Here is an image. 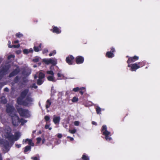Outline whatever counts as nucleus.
I'll list each match as a JSON object with an SVG mask.
<instances>
[{"mask_svg": "<svg viewBox=\"0 0 160 160\" xmlns=\"http://www.w3.org/2000/svg\"><path fill=\"white\" fill-rule=\"evenodd\" d=\"M28 92V89H26L21 92L16 100L18 105L29 107L33 104L34 99L30 95H27Z\"/></svg>", "mask_w": 160, "mask_h": 160, "instance_id": "1", "label": "nucleus"}, {"mask_svg": "<svg viewBox=\"0 0 160 160\" xmlns=\"http://www.w3.org/2000/svg\"><path fill=\"white\" fill-rule=\"evenodd\" d=\"M18 112L21 117L28 118L30 117V114L29 110L22 108H16Z\"/></svg>", "mask_w": 160, "mask_h": 160, "instance_id": "2", "label": "nucleus"}, {"mask_svg": "<svg viewBox=\"0 0 160 160\" xmlns=\"http://www.w3.org/2000/svg\"><path fill=\"white\" fill-rule=\"evenodd\" d=\"M102 134L105 136V138L107 141H110L112 139L111 137L109 136L110 135V132L107 130V127L106 125H103L101 129Z\"/></svg>", "mask_w": 160, "mask_h": 160, "instance_id": "3", "label": "nucleus"}, {"mask_svg": "<svg viewBox=\"0 0 160 160\" xmlns=\"http://www.w3.org/2000/svg\"><path fill=\"white\" fill-rule=\"evenodd\" d=\"M10 117L13 125L18 126L20 123V119L19 116L16 114L14 113Z\"/></svg>", "mask_w": 160, "mask_h": 160, "instance_id": "4", "label": "nucleus"}, {"mask_svg": "<svg viewBox=\"0 0 160 160\" xmlns=\"http://www.w3.org/2000/svg\"><path fill=\"white\" fill-rule=\"evenodd\" d=\"M15 108L13 106L7 104L6 106V111L9 115L10 116L13 114L12 113L14 112Z\"/></svg>", "mask_w": 160, "mask_h": 160, "instance_id": "5", "label": "nucleus"}, {"mask_svg": "<svg viewBox=\"0 0 160 160\" xmlns=\"http://www.w3.org/2000/svg\"><path fill=\"white\" fill-rule=\"evenodd\" d=\"M11 67L10 64H5L2 66L0 71L5 75L8 74L9 72V70Z\"/></svg>", "mask_w": 160, "mask_h": 160, "instance_id": "6", "label": "nucleus"}, {"mask_svg": "<svg viewBox=\"0 0 160 160\" xmlns=\"http://www.w3.org/2000/svg\"><path fill=\"white\" fill-rule=\"evenodd\" d=\"M74 57L72 55H70L66 58V61L69 65H72L74 64Z\"/></svg>", "mask_w": 160, "mask_h": 160, "instance_id": "7", "label": "nucleus"}, {"mask_svg": "<svg viewBox=\"0 0 160 160\" xmlns=\"http://www.w3.org/2000/svg\"><path fill=\"white\" fill-rule=\"evenodd\" d=\"M115 52V49L113 47H112L111 48V51H110L107 52L105 56L106 57L109 58H111L114 56V53Z\"/></svg>", "mask_w": 160, "mask_h": 160, "instance_id": "8", "label": "nucleus"}, {"mask_svg": "<svg viewBox=\"0 0 160 160\" xmlns=\"http://www.w3.org/2000/svg\"><path fill=\"white\" fill-rule=\"evenodd\" d=\"M128 67L131 68L130 70L131 71H136L137 69L140 68V67L138 66V64L136 63L131 64H128Z\"/></svg>", "mask_w": 160, "mask_h": 160, "instance_id": "9", "label": "nucleus"}, {"mask_svg": "<svg viewBox=\"0 0 160 160\" xmlns=\"http://www.w3.org/2000/svg\"><path fill=\"white\" fill-rule=\"evenodd\" d=\"M127 57L128 58V59L127 61V63L128 64H130L132 62H134L138 60L139 59L138 57L134 56L133 57H129L128 56H127Z\"/></svg>", "mask_w": 160, "mask_h": 160, "instance_id": "10", "label": "nucleus"}, {"mask_svg": "<svg viewBox=\"0 0 160 160\" xmlns=\"http://www.w3.org/2000/svg\"><path fill=\"white\" fill-rule=\"evenodd\" d=\"M20 71V69L18 66H17V68L11 72L9 75V78L12 77L18 74Z\"/></svg>", "mask_w": 160, "mask_h": 160, "instance_id": "11", "label": "nucleus"}, {"mask_svg": "<svg viewBox=\"0 0 160 160\" xmlns=\"http://www.w3.org/2000/svg\"><path fill=\"white\" fill-rule=\"evenodd\" d=\"M75 60L76 63L78 64H79L83 62L84 58L82 56H78L76 58Z\"/></svg>", "mask_w": 160, "mask_h": 160, "instance_id": "12", "label": "nucleus"}, {"mask_svg": "<svg viewBox=\"0 0 160 160\" xmlns=\"http://www.w3.org/2000/svg\"><path fill=\"white\" fill-rule=\"evenodd\" d=\"M52 27L53 28L50 30L53 33H55L57 34H59L61 33V30L58 27L54 26H53Z\"/></svg>", "mask_w": 160, "mask_h": 160, "instance_id": "13", "label": "nucleus"}, {"mask_svg": "<svg viewBox=\"0 0 160 160\" xmlns=\"http://www.w3.org/2000/svg\"><path fill=\"white\" fill-rule=\"evenodd\" d=\"M60 119V117L56 116L55 115H54L53 118V121L55 124H56L59 123Z\"/></svg>", "mask_w": 160, "mask_h": 160, "instance_id": "14", "label": "nucleus"}, {"mask_svg": "<svg viewBox=\"0 0 160 160\" xmlns=\"http://www.w3.org/2000/svg\"><path fill=\"white\" fill-rule=\"evenodd\" d=\"M42 45V43H40L39 46L38 47L34 46L33 47V49L34 51L36 52H38L40 51L41 50V46Z\"/></svg>", "mask_w": 160, "mask_h": 160, "instance_id": "15", "label": "nucleus"}, {"mask_svg": "<svg viewBox=\"0 0 160 160\" xmlns=\"http://www.w3.org/2000/svg\"><path fill=\"white\" fill-rule=\"evenodd\" d=\"M50 64L52 65V66H51L50 68V69L51 70L52 68H53V66L57 64V61L56 60L50 59Z\"/></svg>", "mask_w": 160, "mask_h": 160, "instance_id": "16", "label": "nucleus"}, {"mask_svg": "<svg viewBox=\"0 0 160 160\" xmlns=\"http://www.w3.org/2000/svg\"><path fill=\"white\" fill-rule=\"evenodd\" d=\"M20 133L19 132H15V136H14V141H16L18 140L20 138Z\"/></svg>", "mask_w": 160, "mask_h": 160, "instance_id": "17", "label": "nucleus"}, {"mask_svg": "<svg viewBox=\"0 0 160 160\" xmlns=\"http://www.w3.org/2000/svg\"><path fill=\"white\" fill-rule=\"evenodd\" d=\"M27 142H28V144L29 145L32 146H34V143L32 142V139L27 138L25 140V142L26 143Z\"/></svg>", "mask_w": 160, "mask_h": 160, "instance_id": "18", "label": "nucleus"}, {"mask_svg": "<svg viewBox=\"0 0 160 160\" xmlns=\"http://www.w3.org/2000/svg\"><path fill=\"white\" fill-rule=\"evenodd\" d=\"M7 138L11 141H14V136L13 135L8 134L7 137Z\"/></svg>", "mask_w": 160, "mask_h": 160, "instance_id": "19", "label": "nucleus"}, {"mask_svg": "<svg viewBox=\"0 0 160 160\" xmlns=\"http://www.w3.org/2000/svg\"><path fill=\"white\" fill-rule=\"evenodd\" d=\"M85 89V88L83 87H81L80 88H79L78 87H77L76 88H75L73 89V91H74V92H77L78 91H79V90H83Z\"/></svg>", "mask_w": 160, "mask_h": 160, "instance_id": "20", "label": "nucleus"}, {"mask_svg": "<svg viewBox=\"0 0 160 160\" xmlns=\"http://www.w3.org/2000/svg\"><path fill=\"white\" fill-rule=\"evenodd\" d=\"M31 149V147L30 145H28L26 146L25 148V149L24 151V152L26 153L28 151H30Z\"/></svg>", "mask_w": 160, "mask_h": 160, "instance_id": "21", "label": "nucleus"}, {"mask_svg": "<svg viewBox=\"0 0 160 160\" xmlns=\"http://www.w3.org/2000/svg\"><path fill=\"white\" fill-rule=\"evenodd\" d=\"M47 79L49 81L55 82L54 77L53 76H49L47 77Z\"/></svg>", "mask_w": 160, "mask_h": 160, "instance_id": "22", "label": "nucleus"}, {"mask_svg": "<svg viewBox=\"0 0 160 160\" xmlns=\"http://www.w3.org/2000/svg\"><path fill=\"white\" fill-rule=\"evenodd\" d=\"M46 103V109H48L50 107L51 104V102L50 100L48 99L47 100Z\"/></svg>", "mask_w": 160, "mask_h": 160, "instance_id": "23", "label": "nucleus"}, {"mask_svg": "<svg viewBox=\"0 0 160 160\" xmlns=\"http://www.w3.org/2000/svg\"><path fill=\"white\" fill-rule=\"evenodd\" d=\"M146 64V62L145 61L140 62L138 64V66L140 67V68L144 66Z\"/></svg>", "mask_w": 160, "mask_h": 160, "instance_id": "24", "label": "nucleus"}, {"mask_svg": "<svg viewBox=\"0 0 160 160\" xmlns=\"http://www.w3.org/2000/svg\"><path fill=\"white\" fill-rule=\"evenodd\" d=\"M44 81L42 80V79H40L39 78L37 80V83L38 85H42Z\"/></svg>", "mask_w": 160, "mask_h": 160, "instance_id": "25", "label": "nucleus"}, {"mask_svg": "<svg viewBox=\"0 0 160 160\" xmlns=\"http://www.w3.org/2000/svg\"><path fill=\"white\" fill-rule=\"evenodd\" d=\"M45 77V74L44 73L42 72H40L38 74V78L40 79H42L44 78Z\"/></svg>", "mask_w": 160, "mask_h": 160, "instance_id": "26", "label": "nucleus"}, {"mask_svg": "<svg viewBox=\"0 0 160 160\" xmlns=\"http://www.w3.org/2000/svg\"><path fill=\"white\" fill-rule=\"evenodd\" d=\"M43 62L46 64H50V59H44L43 60Z\"/></svg>", "mask_w": 160, "mask_h": 160, "instance_id": "27", "label": "nucleus"}, {"mask_svg": "<svg viewBox=\"0 0 160 160\" xmlns=\"http://www.w3.org/2000/svg\"><path fill=\"white\" fill-rule=\"evenodd\" d=\"M82 159L83 160H89V157L88 156L84 154L82 155Z\"/></svg>", "mask_w": 160, "mask_h": 160, "instance_id": "28", "label": "nucleus"}, {"mask_svg": "<svg viewBox=\"0 0 160 160\" xmlns=\"http://www.w3.org/2000/svg\"><path fill=\"white\" fill-rule=\"evenodd\" d=\"M96 111L98 114H101V109L98 106H97L96 108Z\"/></svg>", "mask_w": 160, "mask_h": 160, "instance_id": "29", "label": "nucleus"}, {"mask_svg": "<svg viewBox=\"0 0 160 160\" xmlns=\"http://www.w3.org/2000/svg\"><path fill=\"white\" fill-rule=\"evenodd\" d=\"M4 148L5 149H7L9 147V143L8 141H6L4 144Z\"/></svg>", "mask_w": 160, "mask_h": 160, "instance_id": "30", "label": "nucleus"}, {"mask_svg": "<svg viewBox=\"0 0 160 160\" xmlns=\"http://www.w3.org/2000/svg\"><path fill=\"white\" fill-rule=\"evenodd\" d=\"M27 122V120L24 119L23 118H21L20 120V122L21 123V125H23L24 123Z\"/></svg>", "mask_w": 160, "mask_h": 160, "instance_id": "31", "label": "nucleus"}, {"mask_svg": "<svg viewBox=\"0 0 160 160\" xmlns=\"http://www.w3.org/2000/svg\"><path fill=\"white\" fill-rule=\"evenodd\" d=\"M31 159L32 160H40V157L38 155V156L32 157Z\"/></svg>", "mask_w": 160, "mask_h": 160, "instance_id": "32", "label": "nucleus"}, {"mask_svg": "<svg viewBox=\"0 0 160 160\" xmlns=\"http://www.w3.org/2000/svg\"><path fill=\"white\" fill-rule=\"evenodd\" d=\"M78 100V99L76 97H74L72 100V101L73 102H77Z\"/></svg>", "mask_w": 160, "mask_h": 160, "instance_id": "33", "label": "nucleus"}, {"mask_svg": "<svg viewBox=\"0 0 160 160\" xmlns=\"http://www.w3.org/2000/svg\"><path fill=\"white\" fill-rule=\"evenodd\" d=\"M30 73H31L30 72H27L26 73L25 71H23L22 72V74L23 75H25L26 76H29L30 74Z\"/></svg>", "mask_w": 160, "mask_h": 160, "instance_id": "34", "label": "nucleus"}, {"mask_svg": "<svg viewBox=\"0 0 160 160\" xmlns=\"http://www.w3.org/2000/svg\"><path fill=\"white\" fill-rule=\"evenodd\" d=\"M15 36L16 37L18 38H20L23 36V35L20 33V32L16 33L15 35Z\"/></svg>", "mask_w": 160, "mask_h": 160, "instance_id": "35", "label": "nucleus"}, {"mask_svg": "<svg viewBox=\"0 0 160 160\" xmlns=\"http://www.w3.org/2000/svg\"><path fill=\"white\" fill-rule=\"evenodd\" d=\"M47 73L48 74L52 75V76H54V73L52 70L48 71L47 72Z\"/></svg>", "mask_w": 160, "mask_h": 160, "instance_id": "36", "label": "nucleus"}, {"mask_svg": "<svg viewBox=\"0 0 160 160\" xmlns=\"http://www.w3.org/2000/svg\"><path fill=\"white\" fill-rule=\"evenodd\" d=\"M44 119L46 122H47L49 121L50 119V117L47 115L45 116L44 117Z\"/></svg>", "mask_w": 160, "mask_h": 160, "instance_id": "37", "label": "nucleus"}, {"mask_svg": "<svg viewBox=\"0 0 160 160\" xmlns=\"http://www.w3.org/2000/svg\"><path fill=\"white\" fill-rule=\"evenodd\" d=\"M56 50H54L52 52H51L49 54V56L51 57L53 55H54L56 54Z\"/></svg>", "mask_w": 160, "mask_h": 160, "instance_id": "38", "label": "nucleus"}, {"mask_svg": "<svg viewBox=\"0 0 160 160\" xmlns=\"http://www.w3.org/2000/svg\"><path fill=\"white\" fill-rule=\"evenodd\" d=\"M15 57V56L13 54H11L9 55L8 57V59L9 60L11 58H14Z\"/></svg>", "mask_w": 160, "mask_h": 160, "instance_id": "39", "label": "nucleus"}, {"mask_svg": "<svg viewBox=\"0 0 160 160\" xmlns=\"http://www.w3.org/2000/svg\"><path fill=\"white\" fill-rule=\"evenodd\" d=\"M30 87L32 88H34L35 89H37L38 88V86L36 85L35 83H34L32 85L30 86Z\"/></svg>", "mask_w": 160, "mask_h": 160, "instance_id": "40", "label": "nucleus"}, {"mask_svg": "<svg viewBox=\"0 0 160 160\" xmlns=\"http://www.w3.org/2000/svg\"><path fill=\"white\" fill-rule=\"evenodd\" d=\"M69 132L72 134H74L76 133V130L75 129H73L72 130H69Z\"/></svg>", "mask_w": 160, "mask_h": 160, "instance_id": "41", "label": "nucleus"}, {"mask_svg": "<svg viewBox=\"0 0 160 160\" xmlns=\"http://www.w3.org/2000/svg\"><path fill=\"white\" fill-rule=\"evenodd\" d=\"M19 80V77L18 76H17L14 78V81L16 83H17Z\"/></svg>", "mask_w": 160, "mask_h": 160, "instance_id": "42", "label": "nucleus"}, {"mask_svg": "<svg viewBox=\"0 0 160 160\" xmlns=\"http://www.w3.org/2000/svg\"><path fill=\"white\" fill-rule=\"evenodd\" d=\"M24 54H28L29 53L28 50L27 49H24L23 50Z\"/></svg>", "mask_w": 160, "mask_h": 160, "instance_id": "43", "label": "nucleus"}, {"mask_svg": "<svg viewBox=\"0 0 160 160\" xmlns=\"http://www.w3.org/2000/svg\"><path fill=\"white\" fill-rule=\"evenodd\" d=\"M4 75H5L0 70V80L2 78Z\"/></svg>", "mask_w": 160, "mask_h": 160, "instance_id": "44", "label": "nucleus"}, {"mask_svg": "<svg viewBox=\"0 0 160 160\" xmlns=\"http://www.w3.org/2000/svg\"><path fill=\"white\" fill-rule=\"evenodd\" d=\"M8 47L10 48H13V45H11V42L10 41H8Z\"/></svg>", "mask_w": 160, "mask_h": 160, "instance_id": "45", "label": "nucleus"}, {"mask_svg": "<svg viewBox=\"0 0 160 160\" xmlns=\"http://www.w3.org/2000/svg\"><path fill=\"white\" fill-rule=\"evenodd\" d=\"M32 61L34 62H37L39 61V58H36L33 59Z\"/></svg>", "mask_w": 160, "mask_h": 160, "instance_id": "46", "label": "nucleus"}, {"mask_svg": "<svg viewBox=\"0 0 160 160\" xmlns=\"http://www.w3.org/2000/svg\"><path fill=\"white\" fill-rule=\"evenodd\" d=\"M22 81L24 83H26L28 82V80L26 78L23 77L22 78Z\"/></svg>", "mask_w": 160, "mask_h": 160, "instance_id": "47", "label": "nucleus"}, {"mask_svg": "<svg viewBox=\"0 0 160 160\" xmlns=\"http://www.w3.org/2000/svg\"><path fill=\"white\" fill-rule=\"evenodd\" d=\"M49 126L50 125H49L46 124L45 126V128L46 129L49 128V129L50 130L52 128H49Z\"/></svg>", "mask_w": 160, "mask_h": 160, "instance_id": "48", "label": "nucleus"}, {"mask_svg": "<svg viewBox=\"0 0 160 160\" xmlns=\"http://www.w3.org/2000/svg\"><path fill=\"white\" fill-rule=\"evenodd\" d=\"M79 122L78 121H75L74 122V124L75 126H78L79 125Z\"/></svg>", "mask_w": 160, "mask_h": 160, "instance_id": "49", "label": "nucleus"}, {"mask_svg": "<svg viewBox=\"0 0 160 160\" xmlns=\"http://www.w3.org/2000/svg\"><path fill=\"white\" fill-rule=\"evenodd\" d=\"M37 143H39L41 140V138H37Z\"/></svg>", "mask_w": 160, "mask_h": 160, "instance_id": "50", "label": "nucleus"}, {"mask_svg": "<svg viewBox=\"0 0 160 160\" xmlns=\"http://www.w3.org/2000/svg\"><path fill=\"white\" fill-rule=\"evenodd\" d=\"M20 45L19 44H18L17 45H13V48H18L20 47Z\"/></svg>", "mask_w": 160, "mask_h": 160, "instance_id": "51", "label": "nucleus"}, {"mask_svg": "<svg viewBox=\"0 0 160 160\" xmlns=\"http://www.w3.org/2000/svg\"><path fill=\"white\" fill-rule=\"evenodd\" d=\"M48 52V49H44L43 50V51H42V53L43 54H44V53H46L47 52Z\"/></svg>", "mask_w": 160, "mask_h": 160, "instance_id": "52", "label": "nucleus"}, {"mask_svg": "<svg viewBox=\"0 0 160 160\" xmlns=\"http://www.w3.org/2000/svg\"><path fill=\"white\" fill-rule=\"evenodd\" d=\"M62 135L61 134L59 133L57 135V137L58 138H61L62 137Z\"/></svg>", "mask_w": 160, "mask_h": 160, "instance_id": "53", "label": "nucleus"}, {"mask_svg": "<svg viewBox=\"0 0 160 160\" xmlns=\"http://www.w3.org/2000/svg\"><path fill=\"white\" fill-rule=\"evenodd\" d=\"M57 76H58V78H60L62 76V75L60 73H58L57 74Z\"/></svg>", "mask_w": 160, "mask_h": 160, "instance_id": "54", "label": "nucleus"}, {"mask_svg": "<svg viewBox=\"0 0 160 160\" xmlns=\"http://www.w3.org/2000/svg\"><path fill=\"white\" fill-rule=\"evenodd\" d=\"M4 91L5 92H8L9 91V89L8 88H4Z\"/></svg>", "mask_w": 160, "mask_h": 160, "instance_id": "55", "label": "nucleus"}, {"mask_svg": "<svg viewBox=\"0 0 160 160\" xmlns=\"http://www.w3.org/2000/svg\"><path fill=\"white\" fill-rule=\"evenodd\" d=\"M67 138H69L70 140L71 141H72L73 140H74V139H73V138L71 137H70V136H68L67 137Z\"/></svg>", "mask_w": 160, "mask_h": 160, "instance_id": "56", "label": "nucleus"}, {"mask_svg": "<svg viewBox=\"0 0 160 160\" xmlns=\"http://www.w3.org/2000/svg\"><path fill=\"white\" fill-rule=\"evenodd\" d=\"M28 52H29H29L32 53L33 52V50H32V48H31L29 49V50H28Z\"/></svg>", "mask_w": 160, "mask_h": 160, "instance_id": "57", "label": "nucleus"}, {"mask_svg": "<svg viewBox=\"0 0 160 160\" xmlns=\"http://www.w3.org/2000/svg\"><path fill=\"white\" fill-rule=\"evenodd\" d=\"M92 124L95 125L96 126L97 125V123L94 121H92Z\"/></svg>", "mask_w": 160, "mask_h": 160, "instance_id": "58", "label": "nucleus"}, {"mask_svg": "<svg viewBox=\"0 0 160 160\" xmlns=\"http://www.w3.org/2000/svg\"><path fill=\"white\" fill-rule=\"evenodd\" d=\"M15 145L16 146V147L18 148H20L21 146V145L20 144H16Z\"/></svg>", "mask_w": 160, "mask_h": 160, "instance_id": "59", "label": "nucleus"}, {"mask_svg": "<svg viewBox=\"0 0 160 160\" xmlns=\"http://www.w3.org/2000/svg\"><path fill=\"white\" fill-rule=\"evenodd\" d=\"M79 93L81 95H83L84 93V92L82 91L83 90H80Z\"/></svg>", "mask_w": 160, "mask_h": 160, "instance_id": "60", "label": "nucleus"}, {"mask_svg": "<svg viewBox=\"0 0 160 160\" xmlns=\"http://www.w3.org/2000/svg\"><path fill=\"white\" fill-rule=\"evenodd\" d=\"M19 42V41L18 40H15L14 41V43H18Z\"/></svg>", "mask_w": 160, "mask_h": 160, "instance_id": "61", "label": "nucleus"}, {"mask_svg": "<svg viewBox=\"0 0 160 160\" xmlns=\"http://www.w3.org/2000/svg\"><path fill=\"white\" fill-rule=\"evenodd\" d=\"M21 52V51L20 50H18L16 51V53L18 54H19Z\"/></svg>", "mask_w": 160, "mask_h": 160, "instance_id": "62", "label": "nucleus"}, {"mask_svg": "<svg viewBox=\"0 0 160 160\" xmlns=\"http://www.w3.org/2000/svg\"><path fill=\"white\" fill-rule=\"evenodd\" d=\"M37 78V76L36 75H35L34 76V78L36 79Z\"/></svg>", "mask_w": 160, "mask_h": 160, "instance_id": "63", "label": "nucleus"}, {"mask_svg": "<svg viewBox=\"0 0 160 160\" xmlns=\"http://www.w3.org/2000/svg\"><path fill=\"white\" fill-rule=\"evenodd\" d=\"M36 132V130H34L32 131V133H35Z\"/></svg>", "mask_w": 160, "mask_h": 160, "instance_id": "64", "label": "nucleus"}]
</instances>
